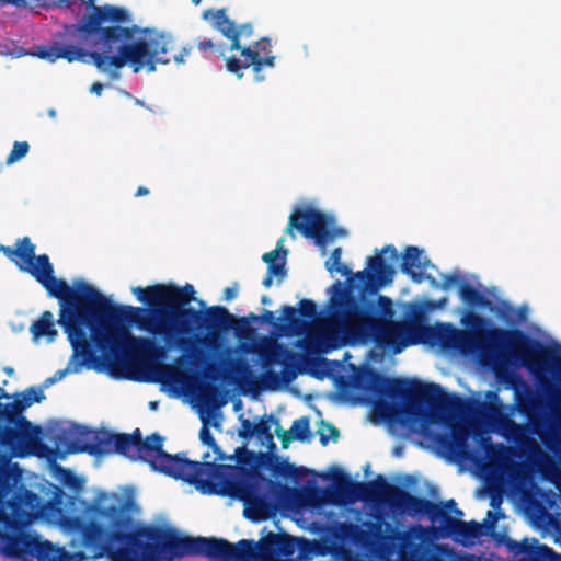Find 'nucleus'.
<instances>
[{
  "label": "nucleus",
  "mask_w": 561,
  "mask_h": 561,
  "mask_svg": "<svg viewBox=\"0 0 561 561\" xmlns=\"http://www.w3.org/2000/svg\"><path fill=\"white\" fill-rule=\"evenodd\" d=\"M445 511L449 514L448 511H453V508H455L457 506V503L455 502V500H448L444 505L440 504Z\"/></svg>",
  "instance_id": "nucleus-57"
},
{
  "label": "nucleus",
  "mask_w": 561,
  "mask_h": 561,
  "mask_svg": "<svg viewBox=\"0 0 561 561\" xmlns=\"http://www.w3.org/2000/svg\"><path fill=\"white\" fill-rule=\"evenodd\" d=\"M351 358H352V354L351 353H343V358H342L343 362H347Z\"/></svg>",
  "instance_id": "nucleus-63"
},
{
  "label": "nucleus",
  "mask_w": 561,
  "mask_h": 561,
  "mask_svg": "<svg viewBox=\"0 0 561 561\" xmlns=\"http://www.w3.org/2000/svg\"><path fill=\"white\" fill-rule=\"evenodd\" d=\"M287 254H288V250H283V255H282L279 262L275 263V264H270V266H267V272L273 277L275 276V277L279 278V280L285 278V276L287 274L286 268H285Z\"/></svg>",
  "instance_id": "nucleus-43"
},
{
  "label": "nucleus",
  "mask_w": 561,
  "mask_h": 561,
  "mask_svg": "<svg viewBox=\"0 0 561 561\" xmlns=\"http://www.w3.org/2000/svg\"><path fill=\"white\" fill-rule=\"evenodd\" d=\"M202 18L211 23V26L219 31L225 37L231 41L229 50H239L241 46V37H251L253 35V26L251 23H243L237 26L236 23L227 16V9L218 10L207 9L203 12Z\"/></svg>",
  "instance_id": "nucleus-19"
},
{
  "label": "nucleus",
  "mask_w": 561,
  "mask_h": 561,
  "mask_svg": "<svg viewBox=\"0 0 561 561\" xmlns=\"http://www.w3.org/2000/svg\"><path fill=\"white\" fill-rule=\"evenodd\" d=\"M514 306L511 305L510 302L507 301H502L499 306V310H497V317L506 324H508L510 327H507L506 329H513L514 328ZM515 329H518L517 327H515Z\"/></svg>",
  "instance_id": "nucleus-42"
},
{
  "label": "nucleus",
  "mask_w": 561,
  "mask_h": 561,
  "mask_svg": "<svg viewBox=\"0 0 561 561\" xmlns=\"http://www.w3.org/2000/svg\"><path fill=\"white\" fill-rule=\"evenodd\" d=\"M254 427L255 424L251 422L249 419L241 420V427L239 430V436L244 439L249 440L254 437Z\"/></svg>",
  "instance_id": "nucleus-48"
},
{
  "label": "nucleus",
  "mask_w": 561,
  "mask_h": 561,
  "mask_svg": "<svg viewBox=\"0 0 561 561\" xmlns=\"http://www.w3.org/2000/svg\"><path fill=\"white\" fill-rule=\"evenodd\" d=\"M169 353H72L67 367L45 380L51 385L82 369L106 374L117 380L158 383L173 393H185V357L167 363Z\"/></svg>",
  "instance_id": "nucleus-7"
},
{
  "label": "nucleus",
  "mask_w": 561,
  "mask_h": 561,
  "mask_svg": "<svg viewBox=\"0 0 561 561\" xmlns=\"http://www.w3.org/2000/svg\"><path fill=\"white\" fill-rule=\"evenodd\" d=\"M481 444L490 467L495 470H503L508 463L510 456L513 453L512 448L501 443L493 444L490 437H483Z\"/></svg>",
  "instance_id": "nucleus-29"
},
{
  "label": "nucleus",
  "mask_w": 561,
  "mask_h": 561,
  "mask_svg": "<svg viewBox=\"0 0 561 561\" xmlns=\"http://www.w3.org/2000/svg\"><path fill=\"white\" fill-rule=\"evenodd\" d=\"M197 49L203 54L216 55L218 57H225L228 49L224 43L215 42L213 38L198 37L196 41Z\"/></svg>",
  "instance_id": "nucleus-35"
},
{
  "label": "nucleus",
  "mask_w": 561,
  "mask_h": 561,
  "mask_svg": "<svg viewBox=\"0 0 561 561\" xmlns=\"http://www.w3.org/2000/svg\"><path fill=\"white\" fill-rule=\"evenodd\" d=\"M283 242H284V238H280L277 241L276 249L263 254L262 260L267 264V266H270V264H275L276 260L278 259L279 252L283 253V250H286L285 248H283Z\"/></svg>",
  "instance_id": "nucleus-50"
},
{
  "label": "nucleus",
  "mask_w": 561,
  "mask_h": 561,
  "mask_svg": "<svg viewBox=\"0 0 561 561\" xmlns=\"http://www.w3.org/2000/svg\"><path fill=\"white\" fill-rule=\"evenodd\" d=\"M45 399V394L41 388L30 387L22 393V399L15 398L13 402L2 403L0 402V409L4 411H14L23 413L25 409L35 402H42Z\"/></svg>",
  "instance_id": "nucleus-31"
},
{
  "label": "nucleus",
  "mask_w": 561,
  "mask_h": 561,
  "mask_svg": "<svg viewBox=\"0 0 561 561\" xmlns=\"http://www.w3.org/2000/svg\"><path fill=\"white\" fill-rule=\"evenodd\" d=\"M458 329L450 322L430 324L428 346L438 351H511L512 329L495 325L489 318L468 311Z\"/></svg>",
  "instance_id": "nucleus-9"
},
{
  "label": "nucleus",
  "mask_w": 561,
  "mask_h": 561,
  "mask_svg": "<svg viewBox=\"0 0 561 561\" xmlns=\"http://www.w3.org/2000/svg\"><path fill=\"white\" fill-rule=\"evenodd\" d=\"M271 302H272V300H271V298H270L268 296L263 295V296L261 297V304H262V305H271Z\"/></svg>",
  "instance_id": "nucleus-61"
},
{
  "label": "nucleus",
  "mask_w": 561,
  "mask_h": 561,
  "mask_svg": "<svg viewBox=\"0 0 561 561\" xmlns=\"http://www.w3.org/2000/svg\"><path fill=\"white\" fill-rule=\"evenodd\" d=\"M329 300V317L312 322L318 314L313 300L304 298L298 308L284 305L279 316L268 309L243 316L239 351H336L373 341L380 331L375 305L336 282Z\"/></svg>",
  "instance_id": "nucleus-2"
},
{
  "label": "nucleus",
  "mask_w": 561,
  "mask_h": 561,
  "mask_svg": "<svg viewBox=\"0 0 561 561\" xmlns=\"http://www.w3.org/2000/svg\"><path fill=\"white\" fill-rule=\"evenodd\" d=\"M28 237L15 247L0 245L21 272L32 275L58 300L57 323L67 334L72 351H238L245 318L224 306L199 308L191 284H154L133 287L137 300L147 306L114 304L83 279L70 286L56 278L47 254H35Z\"/></svg>",
  "instance_id": "nucleus-1"
},
{
  "label": "nucleus",
  "mask_w": 561,
  "mask_h": 561,
  "mask_svg": "<svg viewBox=\"0 0 561 561\" xmlns=\"http://www.w3.org/2000/svg\"><path fill=\"white\" fill-rule=\"evenodd\" d=\"M511 351H561V343L538 324L531 323L527 331L512 329Z\"/></svg>",
  "instance_id": "nucleus-18"
},
{
  "label": "nucleus",
  "mask_w": 561,
  "mask_h": 561,
  "mask_svg": "<svg viewBox=\"0 0 561 561\" xmlns=\"http://www.w3.org/2000/svg\"><path fill=\"white\" fill-rule=\"evenodd\" d=\"M135 507L131 497L100 491L85 508L90 519L67 516L61 525L69 533L79 535L81 545L96 557L111 552L115 543L122 546L119 553L123 557H138L154 550L149 531L157 530V527L144 526L129 531L133 524L130 512Z\"/></svg>",
  "instance_id": "nucleus-5"
},
{
  "label": "nucleus",
  "mask_w": 561,
  "mask_h": 561,
  "mask_svg": "<svg viewBox=\"0 0 561 561\" xmlns=\"http://www.w3.org/2000/svg\"><path fill=\"white\" fill-rule=\"evenodd\" d=\"M104 90V85L101 82H94L90 87V92L96 95H101Z\"/></svg>",
  "instance_id": "nucleus-56"
},
{
  "label": "nucleus",
  "mask_w": 561,
  "mask_h": 561,
  "mask_svg": "<svg viewBox=\"0 0 561 561\" xmlns=\"http://www.w3.org/2000/svg\"><path fill=\"white\" fill-rule=\"evenodd\" d=\"M149 194V190L145 186H139L135 193L136 197L146 196Z\"/></svg>",
  "instance_id": "nucleus-59"
},
{
  "label": "nucleus",
  "mask_w": 561,
  "mask_h": 561,
  "mask_svg": "<svg viewBox=\"0 0 561 561\" xmlns=\"http://www.w3.org/2000/svg\"><path fill=\"white\" fill-rule=\"evenodd\" d=\"M459 296L470 308H491L490 300L469 283L459 285Z\"/></svg>",
  "instance_id": "nucleus-33"
},
{
  "label": "nucleus",
  "mask_w": 561,
  "mask_h": 561,
  "mask_svg": "<svg viewBox=\"0 0 561 561\" xmlns=\"http://www.w3.org/2000/svg\"><path fill=\"white\" fill-rule=\"evenodd\" d=\"M12 491L11 479L7 473L0 472V502H3Z\"/></svg>",
  "instance_id": "nucleus-49"
},
{
  "label": "nucleus",
  "mask_w": 561,
  "mask_h": 561,
  "mask_svg": "<svg viewBox=\"0 0 561 561\" xmlns=\"http://www.w3.org/2000/svg\"><path fill=\"white\" fill-rule=\"evenodd\" d=\"M514 327L524 323L528 317V307L519 306L514 307Z\"/></svg>",
  "instance_id": "nucleus-51"
},
{
  "label": "nucleus",
  "mask_w": 561,
  "mask_h": 561,
  "mask_svg": "<svg viewBox=\"0 0 561 561\" xmlns=\"http://www.w3.org/2000/svg\"><path fill=\"white\" fill-rule=\"evenodd\" d=\"M42 428L33 425L22 413L0 409V446L13 456L24 457L38 454Z\"/></svg>",
  "instance_id": "nucleus-14"
},
{
  "label": "nucleus",
  "mask_w": 561,
  "mask_h": 561,
  "mask_svg": "<svg viewBox=\"0 0 561 561\" xmlns=\"http://www.w3.org/2000/svg\"><path fill=\"white\" fill-rule=\"evenodd\" d=\"M1 398L10 399L11 396L5 393L4 390L0 387V399Z\"/></svg>",
  "instance_id": "nucleus-62"
},
{
  "label": "nucleus",
  "mask_w": 561,
  "mask_h": 561,
  "mask_svg": "<svg viewBox=\"0 0 561 561\" xmlns=\"http://www.w3.org/2000/svg\"><path fill=\"white\" fill-rule=\"evenodd\" d=\"M8 4L20 8V7L28 5L30 2H28V0H0V7L8 5Z\"/></svg>",
  "instance_id": "nucleus-53"
},
{
  "label": "nucleus",
  "mask_w": 561,
  "mask_h": 561,
  "mask_svg": "<svg viewBox=\"0 0 561 561\" xmlns=\"http://www.w3.org/2000/svg\"><path fill=\"white\" fill-rule=\"evenodd\" d=\"M462 283L458 274H445L443 275L442 288L448 289L451 285Z\"/></svg>",
  "instance_id": "nucleus-52"
},
{
  "label": "nucleus",
  "mask_w": 561,
  "mask_h": 561,
  "mask_svg": "<svg viewBox=\"0 0 561 561\" xmlns=\"http://www.w3.org/2000/svg\"><path fill=\"white\" fill-rule=\"evenodd\" d=\"M243 60L231 56L226 58V67L228 71L238 73L241 69L252 67L257 81H262L263 77L260 76L264 67H274L275 56L272 54L271 39L262 37L251 46H244L241 49Z\"/></svg>",
  "instance_id": "nucleus-17"
},
{
  "label": "nucleus",
  "mask_w": 561,
  "mask_h": 561,
  "mask_svg": "<svg viewBox=\"0 0 561 561\" xmlns=\"http://www.w3.org/2000/svg\"><path fill=\"white\" fill-rule=\"evenodd\" d=\"M486 518H492L491 523L488 525V528L489 529L494 528V525L496 523V517L492 511H488Z\"/></svg>",
  "instance_id": "nucleus-60"
},
{
  "label": "nucleus",
  "mask_w": 561,
  "mask_h": 561,
  "mask_svg": "<svg viewBox=\"0 0 561 561\" xmlns=\"http://www.w3.org/2000/svg\"><path fill=\"white\" fill-rule=\"evenodd\" d=\"M91 435L88 442H71L67 445V454L87 453L91 456H102L114 453L116 434L107 431H85L81 435Z\"/></svg>",
  "instance_id": "nucleus-20"
},
{
  "label": "nucleus",
  "mask_w": 561,
  "mask_h": 561,
  "mask_svg": "<svg viewBox=\"0 0 561 561\" xmlns=\"http://www.w3.org/2000/svg\"><path fill=\"white\" fill-rule=\"evenodd\" d=\"M507 547L515 554H525L519 561H554L558 558L552 548L539 545L536 539L533 540V543H528L527 539L522 542L508 540Z\"/></svg>",
  "instance_id": "nucleus-25"
},
{
  "label": "nucleus",
  "mask_w": 561,
  "mask_h": 561,
  "mask_svg": "<svg viewBox=\"0 0 561 561\" xmlns=\"http://www.w3.org/2000/svg\"><path fill=\"white\" fill-rule=\"evenodd\" d=\"M271 470L275 477L291 478L294 480H298L308 473L314 474L312 470L302 467L298 468L294 463L286 460L278 461V459H276V463L271 467Z\"/></svg>",
  "instance_id": "nucleus-34"
},
{
  "label": "nucleus",
  "mask_w": 561,
  "mask_h": 561,
  "mask_svg": "<svg viewBox=\"0 0 561 561\" xmlns=\"http://www.w3.org/2000/svg\"><path fill=\"white\" fill-rule=\"evenodd\" d=\"M329 353H182L185 357L186 394L209 403L219 383L234 386L244 396L278 391L299 375L318 380L333 377L339 360Z\"/></svg>",
  "instance_id": "nucleus-4"
},
{
  "label": "nucleus",
  "mask_w": 561,
  "mask_h": 561,
  "mask_svg": "<svg viewBox=\"0 0 561 561\" xmlns=\"http://www.w3.org/2000/svg\"><path fill=\"white\" fill-rule=\"evenodd\" d=\"M30 333L34 342L45 340L46 343H53L58 336L53 312L43 311L38 319L31 324Z\"/></svg>",
  "instance_id": "nucleus-28"
},
{
  "label": "nucleus",
  "mask_w": 561,
  "mask_h": 561,
  "mask_svg": "<svg viewBox=\"0 0 561 561\" xmlns=\"http://www.w3.org/2000/svg\"><path fill=\"white\" fill-rule=\"evenodd\" d=\"M453 512L457 515V516H462L463 515V512L459 508H457V506L455 508H453Z\"/></svg>",
  "instance_id": "nucleus-64"
},
{
  "label": "nucleus",
  "mask_w": 561,
  "mask_h": 561,
  "mask_svg": "<svg viewBox=\"0 0 561 561\" xmlns=\"http://www.w3.org/2000/svg\"><path fill=\"white\" fill-rule=\"evenodd\" d=\"M164 437L153 433L142 438L139 432V440L136 453V461H144L154 471L164 473L175 480H182L199 488L211 462L206 461L209 454L203 456V461H193L182 454L171 455L163 450Z\"/></svg>",
  "instance_id": "nucleus-11"
},
{
  "label": "nucleus",
  "mask_w": 561,
  "mask_h": 561,
  "mask_svg": "<svg viewBox=\"0 0 561 561\" xmlns=\"http://www.w3.org/2000/svg\"><path fill=\"white\" fill-rule=\"evenodd\" d=\"M440 524L449 536L459 537L463 540L473 541L483 535V526L478 522L459 520L453 518L447 512Z\"/></svg>",
  "instance_id": "nucleus-26"
},
{
  "label": "nucleus",
  "mask_w": 561,
  "mask_h": 561,
  "mask_svg": "<svg viewBox=\"0 0 561 561\" xmlns=\"http://www.w3.org/2000/svg\"><path fill=\"white\" fill-rule=\"evenodd\" d=\"M272 283H273V276L267 272L262 280V284L264 287L268 288L272 286Z\"/></svg>",
  "instance_id": "nucleus-58"
},
{
  "label": "nucleus",
  "mask_w": 561,
  "mask_h": 561,
  "mask_svg": "<svg viewBox=\"0 0 561 561\" xmlns=\"http://www.w3.org/2000/svg\"><path fill=\"white\" fill-rule=\"evenodd\" d=\"M30 150V145L27 141H15L13 144L12 150L7 157L5 163L8 165L13 164L14 162L24 158Z\"/></svg>",
  "instance_id": "nucleus-40"
},
{
  "label": "nucleus",
  "mask_w": 561,
  "mask_h": 561,
  "mask_svg": "<svg viewBox=\"0 0 561 561\" xmlns=\"http://www.w3.org/2000/svg\"><path fill=\"white\" fill-rule=\"evenodd\" d=\"M445 356L461 357V358H530V357H542V358H558L561 357V353H440Z\"/></svg>",
  "instance_id": "nucleus-30"
},
{
  "label": "nucleus",
  "mask_w": 561,
  "mask_h": 561,
  "mask_svg": "<svg viewBox=\"0 0 561 561\" xmlns=\"http://www.w3.org/2000/svg\"><path fill=\"white\" fill-rule=\"evenodd\" d=\"M198 489L243 502L244 516L250 519L259 520L267 516V501L252 482L250 470L241 466L211 462Z\"/></svg>",
  "instance_id": "nucleus-10"
},
{
  "label": "nucleus",
  "mask_w": 561,
  "mask_h": 561,
  "mask_svg": "<svg viewBox=\"0 0 561 561\" xmlns=\"http://www.w3.org/2000/svg\"><path fill=\"white\" fill-rule=\"evenodd\" d=\"M154 550L168 559L184 556L207 557L216 561H231L232 543L222 538L182 536L174 529L150 530Z\"/></svg>",
  "instance_id": "nucleus-12"
},
{
  "label": "nucleus",
  "mask_w": 561,
  "mask_h": 561,
  "mask_svg": "<svg viewBox=\"0 0 561 561\" xmlns=\"http://www.w3.org/2000/svg\"><path fill=\"white\" fill-rule=\"evenodd\" d=\"M139 428H136L130 434H116L114 453L123 455L130 460L136 461V453L139 440Z\"/></svg>",
  "instance_id": "nucleus-32"
},
{
  "label": "nucleus",
  "mask_w": 561,
  "mask_h": 561,
  "mask_svg": "<svg viewBox=\"0 0 561 561\" xmlns=\"http://www.w3.org/2000/svg\"><path fill=\"white\" fill-rule=\"evenodd\" d=\"M18 505L35 511L41 506V497L31 490L23 489L16 495Z\"/></svg>",
  "instance_id": "nucleus-38"
},
{
  "label": "nucleus",
  "mask_w": 561,
  "mask_h": 561,
  "mask_svg": "<svg viewBox=\"0 0 561 561\" xmlns=\"http://www.w3.org/2000/svg\"><path fill=\"white\" fill-rule=\"evenodd\" d=\"M91 10L71 25L65 26L64 43L39 46L37 56L50 62L65 59L68 62L92 64L111 81L121 79V69L129 65L134 72L147 68L156 71L157 64L185 62L193 47L184 46L175 53V39L169 32L124 26L131 21L129 12L112 4L96 5L95 0H83Z\"/></svg>",
  "instance_id": "nucleus-3"
},
{
  "label": "nucleus",
  "mask_w": 561,
  "mask_h": 561,
  "mask_svg": "<svg viewBox=\"0 0 561 561\" xmlns=\"http://www.w3.org/2000/svg\"><path fill=\"white\" fill-rule=\"evenodd\" d=\"M439 445L451 457L465 461L473 458V453L469 446V433L465 428H454L450 436H442Z\"/></svg>",
  "instance_id": "nucleus-24"
},
{
  "label": "nucleus",
  "mask_w": 561,
  "mask_h": 561,
  "mask_svg": "<svg viewBox=\"0 0 561 561\" xmlns=\"http://www.w3.org/2000/svg\"><path fill=\"white\" fill-rule=\"evenodd\" d=\"M332 480L334 491L309 485L301 491V499L311 506L322 503H354L358 500L381 502L388 504L393 511L427 515L433 523L442 522L446 516V511L440 504L412 495L404 489L388 483L382 476H378L370 482H358L353 481L342 469L335 468Z\"/></svg>",
  "instance_id": "nucleus-8"
},
{
  "label": "nucleus",
  "mask_w": 561,
  "mask_h": 561,
  "mask_svg": "<svg viewBox=\"0 0 561 561\" xmlns=\"http://www.w3.org/2000/svg\"><path fill=\"white\" fill-rule=\"evenodd\" d=\"M33 536L30 534H7L0 533V539L3 547L0 552L10 558H21L30 554Z\"/></svg>",
  "instance_id": "nucleus-27"
},
{
  "label": "nucleus",
  "mask_w": 561,
  "mask_h": 561,
  "mask_svg": "<svg viewBox=\"0 0 561 561\" xmlns=\"http://www.w3.org/2000/svg\"><path fill=\"white\" fill-rule=\"evenodd\" d=\"M484 407L499 426L502 436L508 442H514L519 446L534 445V442L526 435L525 428L508 415L503 414L499 407L491 403L484 404Z\"/></svg>",
  "instance_id": "nucleus-22"
},
{
  "label": "nucleus",
  "mask_w": 561,
  "mask_h": 561,
  "mask_svg": "<svg viewBox=\"0 0 561 561\" xmlns=\"http://www.w3.org/2000/svg\"><path fill=\"white\" fill-rule=\"evenodd\" d=\"M321 425L328 431L329 435H325L323 428L319 431L320 443L325 446L331 438L332 440H336L339 438L340 432L339 430L331 423L321 422Z\"/></svg>",
  "instance_id": "nucleus-46"
},
{
  "label": "nucleus",
  "mask_w": 561,
  "mask_h": 561,
  "mask_svg": "<svg viewBox=\"0 0 561 561\" xmlns=\"http://www.w3.org/2000/svg\"><path fill=\"white\" fill-rule=\"evenodd\" d=\"M430 324L419 321H404L392 324L391 335L398 340L402 347L416 344L428 346Z\"/></svg>",
  "instance_id": "nucleus-23"
},
{
  "label": "nucleus",
  "mask_w": 561,
  "mask_h": 561,
  "mask_svg": "<svg viewBox=\"0 0 561 561\" xmlns=\"http://www.w3.org/2000/svg\"><path fill=\"white\" fill-rule=\"evenodd\" d=\"M275 417L270 415L267 420H261L255 424L254 436L265 440H272L273 435L271 433V422L275 423Z\"/></svg>",
  "instance_id": "nucleus-41"
},
{
  "label": "nucleus",
  "mask_w": 561,
  "mask_h": 561,
  "mask_svg": "<svg viewBox=\"0 0 561 561\" xmlns=\"http://www.w3.org/2000/svg\"><path fill=\"white\" fill-rule=\"evenodd\" d=\"M398 353H366L367 360L383 359L388 356L397 355Z\"/></svg>",
  "instance_id": "nucleus-54"
},
{
  "label": "nucleus",
  "mask_w": 561,
  "mask_h": 561,
  "mask_svg": "<svg viewBox=\"0 0 561 561\" xmlns=\"http://www.w3.org/2000/svg\"><path fill=\"white\" fill-rule=\"evenodd\" d=\"M382 254H388L389 260L396 262L399 260V253L394 245L383 247L379 254L367 259V268L358 271L354 276L364 284L363 291L375 295L381 287L389 285L393 280L394 268L387 264Z\"/></svg>",
  "instance_id": "nucleus-15"
},
{
  "label": "nucleus",
  "mask_w": 561,
  "mask_h": 561,
  "mask_svg": "<svg viewBox=\"0 0 561 561\" xmlns=\"http://www.w3.org/2000/svg\"><path fill=\"white\" fill-rule=\"evenodd\" d=\"M291 433L295 435L296 440L306 442L311 437L310 420L308 416H302L293 422L290 427Z\"/></svg>",
  "instance_id": "nucleus-37"
},
{
  "label": "nucleus",
  "mask_w": 561,
  "mask_h": 561,
  "mask_svg": "<svg viewBox=\"0 0 561 561\" xmlns=\"http://www.w3.org/2000/svg\"><path fill=\"white\" fill-rule=\"evenodd\" d=\"M199 439L204 445H207L213 449V451L217 455L218 459L224 458V453L221 451L220 447L216 443V439L214 438L210 430L208 428L207 424H204L199 431Z\"/></svg>",
  "instance_id": "nucleus-39"
},
{
  "label": "nucleus",
  "mask_w": 561,
  "mask_h": 561,
  "mask_svg": "<svg viewBox=\"0 0 561 561\" xmlns=\"http://www.w3.org/2000/svg\"><path fill=\"white\" fill-rule=\"evenodd\" d=\"M377 307L382 317L390 319L393 316V302L388 296H378Z\"/></svg>",
  "instance_id": "nucleus-45"
},
{
  "label": "nucleus",
  "mask_w": 561,
  "mask_h": 561,
  "mask_svg": "<svg viewBox=\"0 0 561 561\" xmlns=\"http://www.w3.org/2000/svg\"><path fill=\"white\" fill-rule=\"evenodd\" d=\"M294 230L307 239L314 240L319 247H324L327 240L333 238L328 230L325 214L314 208H297L290 214L285 232L295 237Z\"/></svg>",
  "instance_id": "nucleus-16"
},
{
  "label": "nucleus",
  "mask_w": 561,
  "mask_h": 561,
  "mask_svg": "<svg viewBox=\"0 0 561 561\" xmlns=\"http://www.w3.org/2000/svg\"><path fill=\"white\" fill-rule=\"evenodd\" d=\"M275 434L276 436L279 438L280 443H282V447L283 448H287L289 446V444L296 439L295 435L291 433L290 430L286 431L284 430L280 424H279V421L278 420H275Z\"/></svg>",
  "instance_id": "nucleus-47"
},
{
  "label": "nucleus",
  "mask_w": 561,
  "mask_h": 561,
  "mask_svg": "<svg viewBox=\"0 0 561 561\" xmlns=\"http://www.w3.org/2000/svg\"><path fill=\"white\" fill-rule=\"evenodd\" d=\"M61 480L67 486L79 490L82 488L83 481L78 478L70 469L61 468Z\"/></svg>",
  "instance_id": "nucleus-44"
},
{
  "label": "nucleus",
  "mask_w": 561,
  "mask_h": 561,
  "mask_svg": "<svg viewBox=\"0 0 561 561\" xmlns=\"http://www.w3.org/2000/svg\"><path fill=\"white\" fill-rule=\"evenodd\" d=\"M341 256H342V249L335 248L329 260L325 262V268L330 272H337L343 276L350 277L352 274V271L344 264L341 263Z\"/></svg>",
  "instance_id": "nucleus-36"
},
{
  "label": "nucleus",
  "mask_w": 561,
  "mask_h": 561,
  "mask_svg": "<svg viewBox=\"0 0 561 561\" xmlns=\"http://www.w3.org/2000/svg\"><path fill=\"white\" fill-rule=\"evenodd\" d=\"M355 388L375 396V410L385 420L404 424L428 410L434 417L458 414L465 401L456 393H447L438 383L407 380L382 375L371 367H363L354 376Z\"/></svg>",
  "instance_id": "nucleus-6"
},
{
  "label": "nucleus",
  "mask_w": 561,
  "mask_h": 561,
  "mask_svg": "<svg viewBox=\"0 0 561 561\" xmlns=\"http://www.w3.org/2000/svg\"><path fill=\"white\" fill-rule=\"evenodd\" d=\"M238 295V287L237 285L234 287H227L224 290V297L226 300H232Z\"/></svg>",
  "instance_id": "nucleus-55"
},
{
  "label": "nucleus",
  "mask_w": 561,
  "mask_h": 561,
  "mask_svg": "<svg viewBox=\"0 0 561 561\" xmlns=\"http://www.w3.org/2000/svg\"><path fill=\"white\" fill-rule=\"evenodd\" d=\"M312 546L313 542L306 538L270 531L257 542L241 539L232 543L231 561H283V558L290 560L297 551L300 557L307 554Z\"/></svg>",
  "instance_id": "nucleus-13"
},
{
  "label": "nucleus",
  "mask_w": 561,
  "mask_h": 561,
  "mask_svg": "<svg viewBox=\"0 0 561 561\" xmlns=\"http://www.w3.org/2000/svg\"><path fill=\"white\" fill-rule=\"evenodd\" d=\"M431 265L428 257L424 255L422 249L415 245H408L402 255L401 271L410 276L414 283L428 280L433 286H438L437 280L425 270Z\"/></svg>",
  "instance_id": "nucleus-21"
}]
</instances>
